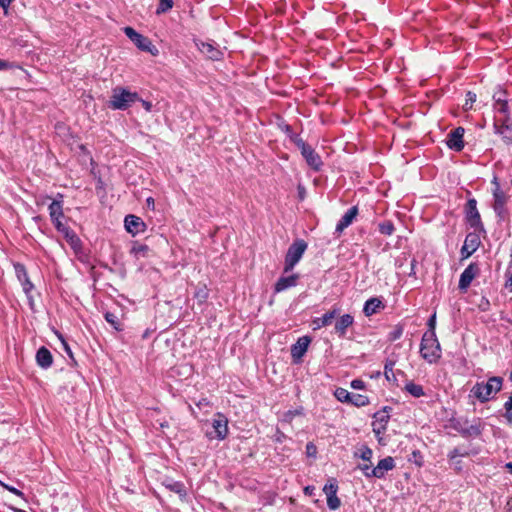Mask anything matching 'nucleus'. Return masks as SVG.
<instances>
[{
    "label": "nucleus",
    "mask_w": 512,
    "mask_h": 512,
    "mask_svg": "<svg viewBox=\"0 0 512 512\" xmlns=\"http://www.w3.org/2000/svg\"><path fill=\"white\" fill-rule=\"evenodd\" d=\"M421 357L428 363H436L441 358V346L433 331H426L420 344Z\"/></svg>",
    "instance_id": "nucleus-1"
},
{
    "label": "nucleus",
    "mask_w": 512,
    "mask_h": 512,
    "mask_svg": "<svg viewBox=\"0 0 512 512\" xmlns=\"http://www.w3.org/2000/svg\"><path fill=\"white\" fill-rule=\"evenodd\" d=\"M503 384V379L498 376H493L488 379L487 382H478L471 389V393L481 403H485L490 400L492 395L498 393Z\"/></svg>",
    "instance_id": "nucleus-2"
},
{
    "label": "nucleus",
    "mask_w": 512,
    "mask_h": 512,
    "mask_svg": "<svg viewBox=\"0 0 512 512\" xmlns=\"http://www.w3.org/2000/svg\"><path fill=\"white\" fill-rule=\"evenodd\" d=\"M452 428L466 438H475L481 435L484 423L480 418L472 421L467 418H459L452 421Z\"/></svg>",
    "instance_id": "nucleus-3"
},
{
    "label": "nucleus",
    "mask_w": 512,
    "mask_h": 512,
    "mask_svg": "<svg viewBox=\"0 0 512 512\" xmlns=\"http://www.w3.org/2000/svg\"><path fill=\"white\" fill-rule=\"evenodd\" d=\"M491 184L493 186L492 194L494 200L492 208L498 218L504 219L507 215L506 204L508 202L509 196L501 189L500 183L496 176L492 179Z\"/></svg>",
    "instance_id": "nucleus-4"
},
{
    "label": "nucleus",
    "mask_w": 512,
    "mask_h": 512,
    "mask_svg": "<svg viewBox=\"0 0 512 512\" xmlns=\"http://www.w3.org/2000/svg\"><path fill=\"white\" fill-rule=\"evenodd\" d=\"M138 101V94L125 88H115L110 100V107L117 110H125Z\"/></svg>",
    "instance_id": "nucleus-5"
},
{
    "label": "nucleus",
    "mask_w": 512,
    "mask_h": 512,
    "mask_svg": "<svg viewBox=\"0 0 512 512\" xmlns=\"http://www.w3.org/2000/svg\"><path fill=\"white\" fill-rule=\"evenodd\" d=\"M306 249H307V243L302 239H298L290 245V247L288 248V251L286 253V256H285L284 269H283L284 273H288L291 270H293L295 265L302 258Z\"/></svg>",
    "instance_id": "nucleus-6"
},
{
    "label": "nucleus",
    "mask_w": 512,
    "mask_h": 512,
    "mask_svg": "<svg viewBox=\"0 0 512 512\" xmlns=\"http://www.w3.org/2000/svg\"><path fill=\"white\" fill-rule=\"evenodd\" d=\"M465 219L469 226L475 231L485 232L480 213L477 209V201L475 198L468 199L465 205Z\"/></svg>",
    "instance_id": "nucleus-7"
},
{
    "label": "nucleus",
    "mask_w": 512,
    "mask_h": 512,
    "mask_svg": "<svg viewBox=\"0 0 512 512\" xmlns=\"http://www.w3.org/2000/svg\"><path fill=\"white\" fill-rule=\"evenodd\" d=\"M494 133L501 136L506 144L512 143V118L511 115L494 117L493 121Z\"/></svg>",
    "instance_id": "nucleus-8"
},
{
    "label": "nucleus",
    "mask_w": 512,
    "mask_h": 512,
    "mask_svg": "<svg viewBox=\"0 0 512 512\" xmlns=\"http://www.w3.org/2000/svg\"><path fill=\"white\" fill-rule=\"evenodd\" d=\"M295 144L301 150V154L306 160L307 164L316 171L320 170L323 163L315 150L301 138H297L295 140Z\"/></svg>",
    "instance_id": "nucleus-9"
},
{
    "label": "nucleus",
    "mask_w": 512,
    "mask_h": 512,
    "mask_svg": "<svg viewBox=\"0 0 512 512\" xmlns=\"http://www.w3.org/2000/svg\"><path fill=\"white\" fill-rule=\"evenodd\" d=\"M228 434V420L221 414L217 413L212 421V430L206 431V437L210 440H224Z\"/></svg>",
    "instance_id": "nucleus-10"
},
{
    "label": "nucleus",
    "mask_w": 512,
    "mask_h": 512,
    "mask_svg": "<svg viewBox=\"0 0 512 512\" xmlns=\"http://www.w3.org/2000/svg\"><path fill=\"white\" fill-rule=\"evenodd\" d=\"M124 33L140 50L150 52L153 55L157 52V49L152 45L151 41L135 31L132 27H125Z\"/></svg>",
    "instance_id": "nucleus-11"
},
{
    "label": "nucleus",
    "mask_w": 512,
    "mask_h": 512,
    "mask_svg": "<svg viewBox=\"0 0 512 512\" xmlns=\"http://www.w3.org/2000/svg\"><path fill=\"white\" fill-rule=\"evenodd\" d=\"M478 231L468 233L465 237L464 244L461 247L460 254L461 258H469L480 246L481 240Z\"/></svg>",
    "instance_id": "nucleus-12"
},
{
    "label": "nucleus",
    "mask_w": 512,
    "mask_h": 512,
    "mask_svg": "<svg viewBox=\"0 0 512 512\" xmlns=\"http://www.w3.org/2000/svg\"><path fill=\"white\" fill-rule=\"evenodd\" d=\"M479 273V267L476 263L469 264L460 275L459 289L461 291H467L474 278Z\"/></svg>",
    "instance_id": "nucleus-13"
},
{
    "label": "nucleus",
    "mask_w": 512,
    "mask_h": 512,
    "mask_svg": "<svg viewBox=\"0 0 512 512\" xmlns=\"http://www.w3.org/2000/svg\"><path fill=\"white\" fill-rule=\"evenodd\" d=\"M465 130L463 127L453 129L447 136V146L454 151H461L464 148L463 136Z\"/></svg>",
    "instance_id": "nucleus-14"
},
{
    "label": "nucleus",
    "mask_w": 512,
    "mask_h": 512,
    "mask_svg": "<svg viewBox=\"0 0 512 512\" xmlns=\"http://www.w3.org/2000/svg\"><path fill=\"white\" fill-rule=\"evenodd\" d=\"M394 468V458L391 456H387L378 462V464L376 465V467L373 468V471H371V473L375 478L382 479L385 477L388 471H391Z\"/></svg>",
    "instance_id": "nucleus-15"
},
{
    "label": "nucleus",
    "mask_w": 512,
    "mask_h": 512,
    "mask_svg": "<svg viewBox=\"0 0 512 512\" xmlns=\"http://www.w3.org/2000/svg\"><path fill=\"white\" fill-rule=\"evenodd\" d=\"M125 229L132 235H137L145 230L144 221L135 215H127L124 219Z\"/></svg>",
    "instance_id": "nucleus-16"
},
{
    "label": "nucleus",
    "mask_w": 512,
    "mask_h": 512,
    "mask_svg": "<svg viewBox=\"0 0 512 512\" xmlns=\"http://www.w3.org/2000/svg\"><path fill=\"white\" fill-rule=\"evenodd\" d=\"M375 421L372 423V430L374 434L378 437V440L380 441V435L383 434L386 430L387 423L389 421V415L387 412L380 411L375 413L374 415Z\"/></svg>",
    "instance_id": "nucleus-17"
},
{
    "label": "nucleus",
    "mask_w": 512,
    "mask_h": 512,
    "mask_svg": "<svg viewBox=\"0 0 512 512\" xmlns=\"http://www.w3.org/2000/svg\"><path fill=\"white\" fill-rule=\"evenodd\" d=\"M358 215V207L353 206L349 208L346 213L341 217L336 225L335 232L341 234L347 227H349L356 216Z\"/></svg>",
    "instance_id": "nucleus-18"
},
{
    "label": "nucleus",
    "mask_w": 512,
    "mask_h": 512,
    "mask_svg": "<svg viewBox=\"0 0 512 512\" xmlns=\"http://www.w3.org/2000/svg\"><path fill=\"white\" fill-rule=\"evenodd\" d=\"M310 344V338L308 336L300 337L297 342L291 347V356L294 361L300 360L306 353Z\"/></svg>",
    "instance_id": "nucleus-19"
},
{
    "label": "nucleus",
    "mask_w": 512,
    "mask_h": 512,
    "mask_svg": "<svg viewBox=\"0 0 512 512\" xmlns=\"http://www.w3.org/2000/svg\"><path fill=\"white\" fill-rule=\"evenodd\" d=\"M354 323V317L350 314H344L342 316H340L336 323H335V327H334V330H335V333L343 338L346 336V333H347V329L349 327H351Z\"/></svg>",
    "instance_id": "nucleus-20"
},
{
    "label": "nucleus",
    "mask_w": 512,
    "mask_h": 512,
    "mask_svg": "<svg viewBox=\"0 0 512 512\" xmlns=\"http://www.w3.org/2000/svg\"><path fill=\"white\" fill-rule=\"evenodd\" d=\"M299 279L298 274H292L289 276H281L274 286V291L276 293L282 292L286 289H289L291 287H294L297 285V281Z\"/></svg>",
    "instance_id": "nucleus-21"
},
{
    "label": "nucleus",
    "mask_w": 512,
    "mask_h": 512,
    "mask_svg": "<svg viewBox=\"0 0 512 512\" xmlns=\"http://www.w3.org/2000/svg\"><path fill=\"white\" fill-rule=\"evenodd\" d=\"M36 363L43 369H48L53 363L51 352L44 346L40 347L36 352Z\"/></svg>",
    "instance_id": "nucleus-22"
},
{
    "label": "nucleus",
    "mask_w": 512,
    "mask_h": 512,
    "mask_svg": "<svg viewBox=\"0 0 512 512\" xmlns=\"http://www.w3.org/2000/svg\"><path fill=\"white\" fill-rule=\"evenodd\" d=\"M339 313V308H333L332 310L323 314L322 317L315 318L313 320L314 330L329 326L332 323L333 319L339 315Z\"/></svg>",
    "instance_id": "nucleus-23"
},
{
    "label": "nucleus",
    "mask_w": 512,
    "mask_h": 512,
    "mask_svg": "<svg viewBox=\"0 0 512 512\" xmlns=\"http://www.w3.org/2000/svg\"><path fill=\"white\" fill-rule=\"evenodd\" d=\"M383 308V302L377 297H372L365 302L363 307V313L365 314V316L369 317L376 314L380 309Z\"/></svg>",
    "instance_id": "nucleus-24"
},
{
    "label": "nucleus",
    "mask_w": 512,
    "mask_h": 512,
    "mask_svg": "<svg viewBox=\"0 0 512 512\" xmlns=\"http://www.w3.org/2000/svg\"><path fill=\"white\" fill-rule=\"evenodd\" d=\"M493 111L502 116L511 115L507 98H497L496 102H493Z\"/></svg>",
    "instance_id": "nucleus-25"
},
{
    "label": "nucleus",
    "mask_w": 512,
    "mask_h": 512,
    "mask_svg": "<svg viewBox=\"0 0 512 512\" xmlns=\"http://www.w3.org/2000/svg\"><path fill=\"white\" fill-rule=\"evenodd\" d=\"M404 390L415 398H420L425 395L424 389L421 385L409 381L405 384Z\"/></svg>",
    "instance_id": "nucleus-26"
},
{
    "label": "nucleus",
    "mask_w": 512,
    "mask_h": 512,
    "mask_svg": "<svg viewBox=\"0 0 512 512\" xmlns=\"http://www.w3.org/2000/svg\"><path fill=\"white\" fill-rule=\"evenodd\" d=\"M48 209L51 219H57V217H64L61 200H53L49 205Z\"/></svg>",
    "instance_id": "nucleus-27"
},
{
    "label": "nucleus",
    "mask_w": 512,
    "mask_h": 512,
    "mask_svg": "<svg viewBox=\"0 0 512 512\" xmlns=\"http://www.w3.org/2000/svg\"><path fill=\"white\" fill-rule=\"evenodd\" d=\"M372 456V449L366 445H362L360 448H358L357 451L354 452V457H359L366 462H371Z\"/></svg>",
    "instance_id": "nucleus-28"
},
{
    "label": "nucleus",
    "mask_w": 512,
    "mask_h": 512,
    "mask_svg": "<svg viewBox=\"0 0 512 512\" xmlns=\"http://www.w3.org/2000/svg\"><path fill=\"white\" fill-rule=\"evenodd\" d=\"M61 233L63 234L65 239L71 244L72 247H76L79 244V237L69 227L65 228V230H63Z\"/></svg>",
    "instance_id": "nucleus-29"
},
{
    "label": "nucleus",
    "mask_w": 512,
    "mask_h": 512,
    "mask_svg": "<svg viewBox=\"0 0 512 512\" xmlns=\"http://www.w3.org/2000/svg\"><path fill=\"white\" fill-rule=\"evenodd\" d=\"M105 320L117 331L122 330V325L116 314L112 312H106L104 314Z\"/></svg>",
    "instance_id": "nucleus-30"
},
{
    "label": "nucleus",
    "mask_w": 512,
    "mask_h": 512,
    "mask_svg": "<svg viewBox=\"0 0 512 512\" xmlns=\"http://www.w3.org/2000/svg\"><path fill=\"white\" fill-rule=\"evenodd\" d=\"M201 51L205 54H207V56L210 58V59H213V60H217L219 58V55H220V51L215 49L211 44L209 43H203L202 44V48H201Z\"/></svg>",
    "instance_id": "nucleus-31"
},
{
    "label": "nucleus",
    "mask_w": 512,
    "mask_h": 512,
    "mask_svg": "<svg viewBox=\"0 0 512 512\" xmlns=\"http://www.w3.org/2000/svg\"><path fill=\"white\" fill-rule=\"evenodd\" d=\"M349 403H351L357 407H362L369 403V399L367 396L351 393V399H350Z\"/></svg>",
    "instance_id": "nucleus-32"
},
{
    "label": "nucleus",
    "mask_w": 512,
    "mask_h": 512,
    "mask_svg": "<svg viewBox=\"0 0 512 512\" xmlns=\"http://www.w3.org/2000/svg\"><path fill=\"white\" fill-rule=\"evenodd\" d=\"M395 365L394 360H386L384 365V375L388 381L396 380L395 374L393 372V368Z\"/></svg>",
    "instance_id": "nucleus-33"
},
{
    "label": "nucleus",
    "mask_w": 512,
    "mask_h": 512,
    "mask_svg": "<svg viewBox=\"0 0 512 512\" xmlns=\"http://www.w3.org/2000/svg\"><path fill=\"white\" fill-rule=\"evenodd\" d=\"M173 4H174L173 0H159L158 6L156 9V14L160 15V14L168 12L169 10L172 9Z\"/></svg>",
    "instance_id": "nucleus-34"
},
{
    "label": "nucleus",
    "mask_w": 512,
    "mask_h": 512,
    "mask_svg": "<svg viewBox=\"0 0 512 512\" xmlns=\"http://www.w3.org/2000/svg\"><path fill=\"white\" fill-rule=\"evenodd\" d=\"M166 487L168 489H170L171 491L179 494L181 497H185L186 496L185 486L181 482H171V483L167 484Z\"/></svg>",
    "instance_id": "nucleus-35"
},
{
    "label": "nucleus",
    "mask_w": 512,
    "mask_h": 512,
    "mask_svg": "<svg viewBox=\"0 0 512 512\" xmlns=\"http://www.w3.org/2000/svg\"><path fill=\"white\" fill-rule=\"evenodd\" d=\"M337 400L340 402L349 403L351 399V393L344 388H337L334 393Z\"/></svg>",
    "instance_id": "nucleus-36"
},
{
    "label": "nucleus",
    "mask_w": 512,
    "mask_h": 512,
    "mask_svg": "<svg viewBox=\"0 0 512 512\" xmlns=\"http://www.w3.org/2000/svg\"><path fill=\"white\" fill-rule=\"evenodd\" d=\"M378 229L381 234L392 235L394 233L395 227L391 221H384L378 225Z\"/></svg>",
    "instance_id": "nucleus-37"
},
{
    "label": "nucleus",
    "mask_w": 512,
    "mask_h": 512,
    "mask_svg": "<svg viewBox=\"0 0 512 512\" xmlns=\"http://www.w3.org/2000/svg\"><path fill=\"white\" fill-rule=\"evenodd\" d=\"M337 491L338 485L335 480L329 481L323 487V492L326 494L327 497L336 495Z\"/></svg>",
    "instance_id": "nucleus-38"
},
{
    "label": "nucleus",
    "mask_w": 512,
    "mask_h": 512,
    "mask_svg": "<svg viewBox=\"0 0 512 512\" xmlns=\"http://www.w3.org/2000/svg\"><path fill=\"white\" fill-rule=\"evenodd\" d=\"M20 283L22 285L24 293L26 294V296L29 299L30 304L32 305L33 304V299L31 297L30 293H31L32 289L34 288L33 283L30 281L29 278H25L24 281H22Z\"/></svg>",
    "instance_id": "nucleus-39"
},
{
    "label": "nucleus",
    "mask_w": 512,
    "mask_h": 512,
    "mask_svg": "<svg viewBox=\"0 0 512 512\" xmlns=\"http://www.w3.org/2000/svg\"><path fill=\"white\" fill-rule=\"evenodd\" d=\"M14 269H15L16 276L20 282L24 281L25 278H29L26 268L23 264H20V263L14 264Z\"/></svg>",
    "instance_id": "nucleus-40"
},
{
    "label": "nucleus",
    "mask_w": 512,
    "mask_h": 512,
    "mask_svg": "<svg viewBox=\"0 0 512 512\" xmlns=\"http://www.w3.org/2000/svg\"><path fill=\"white\" fill-rule=\"evenodd\" d=\"M403 331H404V329L401 325L395 326L393 328V330L389 332L388 340L393 342V341L400 339L401 336L403 335Z\"/></svg>",
    "instance_id": "nucleus-41"
},
{
    "label": "nucleus",
    "mask_w": 512,
    "mask_h": 512,
    "mask_svg": "<svg viewBox=\"0 0 512 512\" xmlns=\"http://www.w3.org/2000/svg\"><path fill=\"white\" fill-rule=\"evenodd\" d=\"M476 101V94L469 91L466 94L465 103L463 105V109L465 111L471 110L473 107V103Z\"/></svg>",
    "instance_id": "nucleus-42"
},
{
    "label": "nucleus",
    "mask_w": 512,
    "mask_h": 512,
    "mask_svg": "<svg viewBox=\"0 0 512 512\" xmlns=\"http://www.w3.org/2000/svg\"><path fill=\"white\" fill-rule=\"evenodd\" d=\"M327 505L331 510H336L340 507L341 501L337 497V494L334 496L327 497Z\"/></svg>",
    "instance_id": "nucleus-43"
},
{
    "label": "nucleus",
    "mask_w": 512,
    "mask_h": 512,
    "mask_svg": "<svg viewBox=\"0 0 512 512\" xmlns=\"http://www.w3.org/2000/svg\"><path fill=\"white\" fill-rule=\"evenodd\" d=\"M357 468L362 471L366 478L374 477L371 473V471H373L371 462H369V464H359Z\"/></svg>",
    "instance_id": "nucleus-44"
},
{
    "label": "nucleus",
    "mask_w": 512,
    "mask_h": 512,
    "mask_svg": "<svg viewBox=\"0 0 512 512\" xmlns=\"http://www.w3.org/2000/svg\"><path fill=\"white\" fill-rule=\"evenodd\" d=\"M56 335H57L58 339L61 341V344H62V347H63L64 351L67 353V355L70 358H72L73 354H72L71 348L68 345V343L66 342V340L64 339L63 335L61 333H59V332H56Z\"/></svg>",
    "instance_id": "nucleus-45"
},
{
    "label": "nucleus",
    "mask_w": 512,
    "mask_h": 512,
    "mask_svg": "<svg viewBox=\"0 0 512 512\" xmlns=\"http://www.w3.org/2000/svg\"><path fill=\"white\" fill-rule=\"evenodd\" d=\"M506 275L508 276V279L506 280L505 287L512 291V259L507 268Z\"/></svg>",
    "instance_id": "nucleus-46"
},
{
    "label": "nucleus",
    "mask_w": 512,
    "mask_h": 512,
    "mask_svg": "<svg viewBox=\"0 0 512 512\" xmlns=\"http://www.w3.org/2000/svg\"><path fill=\"white\" fill-rule=\"evenodd\" d=\"M0 485L5 488L6 490H8L9 492L15 494L16 496L18 497H21V498H24V494L22 491L18 490L17 488L13 487V486H10V485H7L3 482H0Z\"/></svg>",
    "instance_id": "nucleus-47"
},
{
    "label": "nucleus",
    "mask_w": 512,
    "mask_h": 512,
    "mask_svg": "<svg viewBox=\"0 0 512 512\" xmlns=\"http://www.w3.org/2000/svg\"><path fill=\"white\" fill-rule=\"evenodd\" d=\"M62 218L63 217H57V219H51L58 232H62L63 230H65V228L68 227L61 221Z\"/></svg>",
    "instance_id": "nucleus-48"
},
{
    "label": "nucleus",
    "mask_w": 512,
    "mask_h": 512,
    "mask_svg": "<svg viewBox=\"0 0 512 512\" xmlns=\"http://www.w3.org/2000/svg\"><path fill=\"white\" fill-rule=\"evenodd\" d=\"M195 297L198 298L200 301H205L208 297V292L206 287L199 288L198 291L195 293Z\"/></svg>",
    "instance_id": "nucleus-49"
},
{
    "label": "nucleus",
    "mask_w": 512,
    "mask_h": 512,
    "mask_svg": "<svg viewBox=\"0 0 512 512\" xmlns=\"http://www.w3.org/2000/svg\"><path fill=\"white\" fill-rule=\"evenodd\" d=\"M133 251L137 254V255H142V256H145L146 252L148 251V247L146 245H139L137 247H134L133 248Z\"/></svg>",
    "instance_id": "nucleus-50"
},
{
    "label": "nucleus",
    "mask_w": 512,
    "mask_h": 512,
    "mask_svg": "<svg viewBox=\"0 0 512 512\" xmlns=\"http://www.w3.org/2000/svg\"><path fill=\"white\" fill-rule=\"evenodd\" d=\"M428 327L429 329L427 331H433L435 332V325H436V314H433L429 320H428Z\"/></svg>",
    "instance_id": "nucleus-51"
},
{
    "label": "nucleus",
    "mask_w": 512,
    "mask_h": 512,
    "mask_svg": "<svg viewBox=\"0 0 512 512\" xmlns=\"http://www.w3.org/2000/svg\"><path fill=\"white\" fill-rule=\"evenodd\" d=\"M365 386L364 382L360 379H355L351 382V387L354 389H363Z\"/></svg>",
    "instance_id": "nucleus-52"
},
{
    "label": "nucleus",
    "mask_w": 512,
    "mask_h": 512,
    "mask_svg": "<svg viewBox=\"0 0 512 512\" xmlns=\"http://www.w3.org/2000/svg\"><path fill=\"white\" fill-rule=\"evenodd\" d=\"M463 454L459 451L458 448H454L453 450H451L448 454V457L450 460H453L454 458L458 457V456H462Z\"/></svg>",
    "instance_id": "nucleus-53"
},
{
    "label": "nucleus",
    "mask_w": 512,
    "mask_h": 512,
    "mask_svg": "<svg viewBox=\"0 0 512 512\" xmlns=\"http://www.w3.org/2000/svg\"><path fill=\"white\" fill-rule=\"evenodd\" d=\"M138 101L141 102L143 108L147 111V112H150L151 109H152V103L149 102V101H146V100H143L141 98L138 97Z\"/></svg>",
    "instance_id": "nucleus-54"
},
{
    "label": "nucleus",
    "mask_w": 512,
    "mask_h": 512,
    "mask_svg": "<svg viewBox=\"0 0 512 512\" xmlns=\"http://www.w3.org/2000/svg\"><path fill=\"white\" fill-rule=\"evenodd\" d=\"M497 98H506V92L499 90L493 94V102H496Z\"/></svg>",
    "instance_id": "nucleus-55"
},
{
    "label": "nucleus",
    "mask_w": 512,
    "mask_h": 512,
    "mask_svg": "<svg viewBox=\"0 0 512 512\" xmlns=\"http://www.w3.org/2000/svg\"><path fill=\"white\" fill-rule=\"evenodd\" d=\"M11 67H12V65L9 62L0 59V71L7 70V69H9Z\"/></svg>",
    "instance_id": "nucleus-56"
},
{
    "label": "nucleus",
    "mask_w": 512,
    "mask_h": 512,
    "mask_svg": "<svg viewBox=\"0 0 512 512\" xmlns=\"http://www.w3.org/2000/svg\"><path fill=\"white\" fill-rule=\"evenodd\" d=\"M13 1L14 0H0V7L6 11Z\"/></svg>",
    "instance_id": "nucleus-57"
},
{
    "label": "nucleus",
    "mask_w": 512,
    "mask_h": 512,
    "mask_svg": "<svg viewBox=\"0 0 512 512\" xmlns=\"http://www.w3.org/2000/svg\"><path fill=\"white\" fill-rule=\"evenodd\" d=\"M504 408L506 411H512V396H510L508 400L505 402Z\"/></svg>",
    "instance_id": "nucleus-58"
},
{
    "label": "nucleus",
    "mask_w": 512,
    "mask_h": 512,
    "mask_svg": "<svg viewBox=\"0 0 512 512\" xmlns=\"http://www.w3.org/2000/svg\"><path fill=\"white\" fill-rule=\"evenodd\" d=\"M306 449H307V453L309 455L314 454L315 451H316V448H315V446L312 443L307 444Z\"/></svg>",
    "instance_id": "nucleus-59"
},
{
    "label": "nucleus",
    "mask_w": 512,
    "mask_h": 512,
    "mask_svg": "<svg viewBox=\"0 0 512 512\" xmlns=\"http://www.w3.org/2000/svg\"><path fill=\"white\" fill-rule=\"evenodd\" d=\"M415 266H416V260L413 259L411 261V269H410V272H409V276H415Z\"/></svg>",
    "instance_id": "nucleus-60"
},
{
    "label": "nucleus",
    "mask_w": 512,
    "mask_h": 512,
    "mask_svg": "<svg viewBox=\"0 0 512 512\" xmlns=\"http://www.w3.org/2000/svg\"><path fill=\"white\" fill-rule=\"evenodd\" d=\"M314 490H315V488H314L313 486H306V487L304 488V493H305L306 495H312V494H313V492H314Z\"/></svg>",
    "instance_id": "nucleus-61"
},
{
    "label": "nucleus",
    "mask_w": 512,
    "mask_h": 512,
    "mask_svg": "<svg viewBox=\"0 0 512 512\" xmlns=\"http://www.w3.org/2000/svg\"><path fill=\"white\" fill-rule=\"evenodd\" d=\"M406 259L407 258H406L405 255H404L403 259H400V258L396 259L395 260L396 267L401 268L403 266V261L406 260Z\"/></svg>",
    "instance_id": "nucleus-62"
},
{
    "label": "nucleus",
    "mask_w": 512,
    "mask_h": 512,
    "mask_svg": "<svg viewBox=\"0 0 512 512\" xmlns=\"http://www.w3.org/2000/svg\"><path fill=\"white\" fill-rule=\"evenodd\" d=\"M504 416L509 423H512V411H506Z\"/></svg>",
    "instance_id": "nucleus-63"
},
{
    "label": "nucleus",
    "mask_w": 512,
    "mask_h": 512,
    "mask_svg": "<svg viewBox=\"0 0 512 512\" xmlns=\"http://www.w3.org/2000/svg\"><path fill=\"white\" fill-rule=\"evenodd\" d=\"M146 203L148 207L154 208V199L152 197H148Z\"/></svg>",
    "instance_id": "nucleus-64"
}]
</instances>
